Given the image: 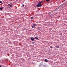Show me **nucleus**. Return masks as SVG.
Listing matches in <instances>:
<instances>
[{"instance_id": "obj_1", "label": "nucleus", "mask_w": 67, "mask_h": 67, "mask_svg": "<svg viewBox=\"0 0 67 67\" xmlns=\"http://www.w3.org/2000/svg\"><path fill=\"white\" fill-rule=\"evenodd\" d=\"M42 6V5L38 3V4L36 5V7L37 8H40Z\"/></svg>"}, {"instance_id": "obj_2", "label": "nucleus", "mask_w": 67, "mask_h": 67, "mask_svg": "<svg viewBox=\"0 0 67 67\" xmlns=\"http://www.w3.org/2000/svg\"><path fill=\"white\" fill-rule=\"evenodd\" d=\"M30 39L31 41H32V42H33V41H34V38H33V37H31Z\"/></svg>"}, {"instance_id": "obj_3", "label": "nucleus", "mask_w": 67, "mask_h": 67, "mask_svg": "<svg viewBox=\"0 0 67 67\" xmlns=\"http://www.w3.org/2000/svg\"><path fill=\"white\" fill-rule=\"evenodd\" d=\"M36 26V25L35 24H34L33 25V26H32V28H34V27H35Z\"/></svg>"}, {"instance_id": "obj_4", "label": "nucleus", "mask_w": 67, "mask_h": 67, "mask_svg": "<svg viewBox=\"0 0 67 67\" xmlns=\"http://www.w3.org/2000/svg\"><path fill=\"white\" fill-rule=\"evenodd\" d=\"M11 5H10V4H9V5H8V8H10V7H12V6H11Z\"/></svg>"}, {"instance_id": "obj_5", "label": "nucleus", "mask_w": 67, "mask_h": 67, "mask_svg": "<svg viewBox=\"0 0 67 67\" xmlns=\"http://www.w3.org/2000/svg\"><path fill=\"white\" fill-rule=\"evenodd\" d=\"M38 38L37 37H36L35 38V40H38Z\"/></svg>"}, {"instance_id": "obj_6", "label": "nucleus", "mask_w": 67, "mask_h": 67, "mask_svg": "<svg viewBox=\"0 0 67 67\" xmlns=\"http://www.w3.org/2000/svg\"><path fill=\"white\" fill-rule=\"evenodd\" d=\"M24 4H23L21 6L22 8H23V7H24Z\"/></svg>"}, {"instance_id": "obj_7", "label": "nucleus", "mask_w": 67, "mask_h": 67, "mask_svg": "<svg viewBox=\"0 0 67 67\" xmlns=\"http://www.w3.org/2000/svg\"><path fill=\"white\" fill-rule=\"evenodd\" d=\"M45 61L46 62H48V60L46 59H45Z\"/></svg>"}, {"instance_id": "obj_8", "label": "nucleus", "mask_w": 67, "mask_h": 67, "mask_svg": "<svg viewBox=\"0 0 67 67\" xmlns=\"http://www.w3.org/2000/svg\"><path fill=\"white\" fill-rule=\"evenodd\" d=\"M43 1H42L41 2H40L39 3V4H41V3H43Z\"/></svg>"}, {"instance_id": "obj_9", "label": "nucleus", "mask_w": 67, "mask_h": 67, "mask_svg": "<svg viewBox=\"0 0 67 67\" xmlns=\"http://www.w3.org/2000/svg\"><path fill=\"white\" fill-rule=\"evenodd\" d=\"M31 20H33V17H31Z\"/></svg>"}, {"instance_id": "obj_10", "label": "nucleus", "mask_w": 67, "mask_h": 67, "mask_svg": "<svg viewBox=\"0 0 67 67\" xmlns=\"http://www.w3.org/2000/svg\"><path fill=\"white\" fill-rule=\"evenodd\" d=\"M0 10H3V9H2V7H1L0 8Z\"/></svg>"}, {"instance_id": "obj_11", "label": "nucleus", "mask_w": 67, "mask_h": 67, "mask_svg": "<svg viewBox=\"0 0 67 67\" xmlns=\"http://www.w3.org/2000/svg\"><path fill=\"white\" fill-rule=\"evenodd\" d=\"M50 48H53V47L52 46H51L50 47Z\"/></svg>"}, {"instance_id": "obj_12", "label": "nucleus", "mask_w": 67, "mask_h": 67, "mask_svg": "<svg viewBox=\"0 0 67 67\" xmlns=\"http://www.w3.org/2000/svg\"><path fill=\"white\" fill-rule=\"evenodd\" d=\"M39 67H43V66L41 65H40V66H39Z\"/></svg>"}, {"instance_id": "obj_13", "label": "nucleus", "mask_w": 67, "mask_h": 67, "mask_svg": "<svg viewBox=\"0 0 67 67\" xmlns=\"http://www.w3.org/2000/svg\"><path fill=\"white\" fill-rule=\"evenodd\" d=\"M59 34L60 35H62V33H60Z\"/></svg>"}, {"instance_id": "obj_14", "label": "nucleus", "mask_w": 67, "mask_h": 67, "mask_svg": "<svg viewBox=\"0 0 67 67\" xmlns=\"http://www.w3.org/2000/svg\"><path fill=\"white\" fill-rule=\"evenodd\" d=\"M47 1H49V0H46Z\"/></svg>"}, {"instance_id": "obj_15", "label": "nucleus", "mask_w": 67, "mask_h": 67, "mask_svg": "<svg viewBox=\"0 0 67 67\" xmlns=\"http://www.w3.org/2000/svg\"><path fill=\"white\" fill-rule=\"evenodd\" d=\"M56 47H57V48H59V46H56Z\"/></svg>"}, {"instance_id": "obj_16", "label": "nucleus", "mask_w": 67, "mask_h": 67, "mask_svg": "<svg viewBox=\"0 0 67 67\" xmlns=\"http://www.w3.org/2000/svg\"><path fill=\"white\" fill-rule=\"evenodd\" d=\"M2 3V1H0V3Z\"/></svg>"}, {"instance_id": "obj_17", "label": "nucleus", "mask_w": 67, "mask_h": 67, "mask_svg": "<svg viewBox=\"0 0 67 67\" xmlns=\"http://www.w3.org/2000/svg\"><path fill=\"white\" fill-rule=\"evenodd\" d=\"M10 5H12V3H10Z\"/></svg>"}, {"instance_id": "obj_18", "label": "nucleus", "mask_w": 67, "mask_h": 67, "mask_svg": "<svg viewBox=\"0 0 67 67\" xmlns=\"http://www.w3.org/2000/svg\"><path fill=\"white\" fill-rule=\"evenodd\" d=\"M34 42H32V44H34Z\"/></svg>"}, {"instance_id": "obj_19", "label": "nucleus", "mask_w": 67, "mask_h": 67, "mask_svg": "<svg viewBox=\"0 0 67 67\" xmlns=\"http://www.w3.org/2000/svg\"><path fill=\"white\" fill-rule=\"evenodd\" d=\"M0 67H1V65H0Z\"/></svg>"}, {"instance_id": "obj_20", "label": "nucleus", "mask_w": 67, "mask_h": 67, "mask_svg": "<svg viewBox=\"0 0 67 67\" xmlns=\"http://www.w3.org/2000/svg\"><path fill=\"white\" fill-rule=\"evenodd\" d=\"M54 11H56V10H54Z\"/></svg>"}, {"instance_id": "obj_21", "label": "nucleus", "mask_w": 67, "mask_h": 67, "mask_svg": "<svg viewBox=\"0 0 67 67\" xmlns=\"http://www.w3.org/2000/svg\"><path fill=\"white\" fill-rule=\"evenodd\" d=\"M38 29H40V27H38Z\"/></svg>"}, {"instance_id": "obj_22", "label": "nucleus", "mask_w": 67, "mask_h": 67, "mask_svg": "<svg viewBox=\"0 0 67 67\" xmlns=\"http://www.w3.org/2000/svg\"><path fill=\"white\" fill-rule=\"evenodd\" d=\"M64 41L65 42H66V41Z\"/></svg>"}, {"instance_id": "obj_23", "label": "nucleus", "mask_w": 67, "mask_h": 67, "mask_svg": "<svg viewBox=\"0 0 67 67\" xmlns=\"http://www.w3.org/2000/svg\"><path fill=\"white\" fill-rule=\"evenodd\" d=\"M47 51H46V52L47 53Z\"/></svg>"}, {"instance_id": "obj_24", "label": "nucleus", "mask_w": 67, "mask_h": 67, "mask_svg": "<svg viewBox=\"0 0 67 67\" xmlns=\"http://www.w3.org/2000/svg\"><path fill=\"white\" fill-rule=\"evenodd\" d=\"M30 31H32V30H30Z\"/></svg>"}]
</instances>
